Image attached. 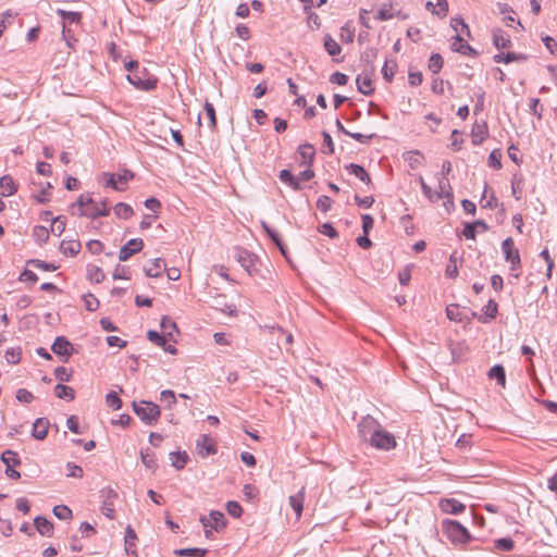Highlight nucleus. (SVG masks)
<instances>
[{
	"instance_id": "1",
	"label": "nucleus",
	"mask_w": 557,
	"mask_h": 557,
	"mask_svg": "<svg viewBox=\"0 0 557 557\" xmlns=\"http://www.w3.org/2000/svg\"><path fill=\"white\" fill-rule=\"evenodd\" d=\"M133 409L146 425H154L161 416L160 407L151 401H133Z\"/></svg>"
},
{
	"instance_id": "2",
	"label": "nucleus",
	"mask_w": 557,
	"mask_h": 557,
	"mask_svg": "<svg viewBox=\"0 0 557 557\" xmlns=\"http://www.w3.org/2000/svg\"><path fill=\"white\" fill-rule=\"evenodd\" d=\"M442 530L444 534L453 542V543H467L470 540V533L468 530L461 525L458 521L445 519L442 522Z\"/></svg>"
},
{
	"instance_id": "3",
	"label": "nucleus",
	"mask_w": 557,
	"mask_h": 557,
	"mask_svg": "<svg viewBox=\"0 0 557 557\" xmlns=\"http://www.w3.org/2000/svg\"><path fill=\"white\" fill-rule=\"evenodd\" d=\"M369 442L373 447L383 450H389L396 446L394 435L382 430L380 426L376 430H373L369 437Z\"/></svg>"
},
{
	"instance_id": "4",
	"label": "nucleus",
	"mask_w": 557,
	"mask_h": 557,
	"mask_svg": "<svg viewBox=\"0 0 557 557\" xmlns=\"http://www.w3.org/2000/svg\"><path fill=\"white\" fill-rule=\"evenodd\" d=\"M502 250L505 256V260L510 263V270L517 271L521 268V259L519 250L515 247L513 239L507 237L502 243Z\"/></svg>"
},
{
	"instance_id": "5",
	"label": "nucleus",
	"mask_w": 557,
	"mask_h": 557,
	"mask_svg": "<svg viewBox=\"0 0 557 557\" xmlns=\"http://www.w3.org/2000/svg\"><path fill=\"white\" fill-rule=\"evenodd\" d=\"M234 258L249 275H252L256 272L258 258L251 252L243 248H235Z\"/></svg>"
},
{
	"instance_id": "6",
	"label": "nucleus",
	"mask_w": 557,
	"mask_h": 557,
	"mask_svg": "<svg viewBox=\"0 0 557 557\" xmlns=\"http://www.w3.org/2000/svg\"><path fill=\"white\" fill-rule=\"evenodd\" d=\"M147 75L146 70L135 71L127 75L128 82L140 90H151L157 85L156 78L145 77Z\"/></svg>"
},
{
	"instance_id": "7",
	"label": "nucleus",
	"mask_w": 557,
	"mask_h": 557,
	"mask_svg": "<svg viewBox=\"0 0 557 557\" xmlns=\"http://www.w3.org/2000/svg\"><path fill=\"white\" fill-rule=\"evenodd\" d=\"M144 247V242L140 238H132L124 246L121 247L119 252L120 261L128 260L133 255L139 252Z\"/></svg>"
},
{
	"instance_id": "8",
	"label": "nucleus",
	"mask_w": 557,
	"mask_h": 557,
	"mask_svg": "<svg viewBox=\"0 0 557 557\" xmlns=\"http://www.w3.org/2000/svg\"><path fill=\"white\" fill-rule=\"evenodd\" d=\"M51 349L55 355L63 357V361H67L73 352V345L65 337L59 336L52 344Z\"/></svg>"
},
{
	"instance_id": "9",
	"label": "nucleus",
	"mask_w": 557,
	"mask_h": 557,
	"mask_svg": "<svg viewBox=\"0 0 557 557\" xmlns=\"http://www.w3.org/2000/svg\"><path fill=\"white\" fill-rule=\"evenodd\" d=\"M107 205H108L107 201H102L99 205L94 200V205H90V207L83 209L79 212V215H84V216H87L90 219H97L99 216H107L110 212Z\"/></svg>"
},
{
	"instance_id": "10",
	"label": "nucleus",
	"mask_w": 557,
	"mask_h": 557,
	"mask_svg": "<svg viewBox=\"0 0 557 557\" xmlns=\"http://www.w3.org/2000/svg\"><path fill=\"white\" fill-rule=\"evenodd\" d=\"M103 175L107 177V186H110L115 190H123V187H121L120 184H126L127 181L134 177L133 172L129 170H125L123 174L117 175V177H115L114 174L109 173H104Z\"/></svg>"
},
{
	"instance_id": "11",
	"label": "nucleus",
	"mask_w": 557,
	"mask_h": 557,
	"mask_svg": "<svg viewBox=\"0 0 557 557\" xmlns=\"http://www.w3.org/2000/svg\"><path fill=\"white\" fill-rule=\"evenodd\" d=\"M438 506L443 512L448 515H458L466 509V506L455 498L441 499Z\"/></svg>"
},
{
	"instance_id": "12",
	"label": "nucleus",
	"mask_w": 557,
	"mask_h": 557,
	"mask_svg": "<svg viewBox=\"0 0 557 557\" xmlns=\"http://www.w3.org/2000/svg\"><path fill=\"white\" fill-rule=\"evenodd\" d=\"M380 425L377 422L371 418L367 417L362 419L361 422L358 424V432L363 441H369V437L371 436V433L373 430H376Z\"/></svg>"
},
{
	"instance_id": "13",
	"label": "nucleus",
	"mask_w": 557,
	"mask_h": 557,
	"mask_svg": "<svg viewBox=\"0 0 557 557\" xmlns=\"http://www.w3.org/2000/svg\"><path fill=\"white\" fill-rule=\"evenodd\" d=\"M451 49L465 55H475L476 51L459 35L453 38Z\"/></svg>"
},
{
	"instance_id": "14",
	"label": "nucleus",
	"mask_w": 557,
	"mask_h": 557,
	"mask_svg": "<svg viewBox=\"0 0 557 557\" xmlns=\"http://www.w3.org/2000/svg\"><path fill=\"white\" fill-rule=\"evenodd\" d=\"M164 270H166V264L162 258H156L149 265L144 268L146 275L149 277H159Z\"/></svg>"
},
{
	"instance_id": "15",
	"label": "nucleus",
	"mask_w": 557,
	"mask_h": 557,
	"mask_svg": "<svg viewBox=\"0 0 557 557\" xmlns=\"http://www.w3.org/2000/svg\"><path fill=\"white\" fill-rule=\"evenodd\" d=\"M487 136V125L483 123H474L471 129L472 144L479 146Z\"/></svg>"
},
{
	"instance_id": "16",
	"label": "nucleus",
	"mask_w": 557,
	"mask_h": 557,
	"mask_svg": "<svg viewBox=\"0 0 557 557\" xmlns=\"http://www.w3.org/2000/svg\"><path fill=\"white\" fill-rule=\"evenodd\" d=\"M356 84L358 90L366 96H369L374 91L373 83L369 74H359L356 78Z\"/></svg>"
},
{
	"instance_id": "17",
	"label": "nucleus",
	"mask_w": 557,
	"mask_h": 557,
	"mask_svg": "<svg viewBox=\"0 0 557 557\" xmlns=\"http://www.w3.org/2000/svg\"><path fill=\"white\" fill-rule=\"evenodd\" d=\"M48 426H49L48 420H46L44 418L36 419V421L33 423V431H32L33 437H35L36 440H39V441L46 438V436L48 434Z\"/></svg>"
},
{
	"instance_id": "18",
	"label": "nucleus",
	"mask_w": 557,
	"mask_h": 557,
	"mask_svg": "<svg viewBox=\"0 0 557 557\" xmlns=\"http://www.w3.org/2000/svg\"><path fill=\"white\" fill-rule=\"evenodd\" d=\"M82 245L78 240H62L60 250L63 255L74 257L81 251Z\"/></svg>"
},
{
	"instance_id": "19",
	"label": "nucleus",
	"mask_w": 557,
	"mask_h": 557,
	"mask_svg": "<svg viewBox=\"0 0 557 557\" xmlns=\"http://www.w3.org/2000/svg\"><path fill=\"white\" fill-rule=\"evenodd\" d=\"M304 500H305V487H302L297 494L289 496V505L294 509V511L298 518L302 513Z\"/></svg>"
},
{
	"instance_id": "20",
	"label": "nucleus",
	"mask_w": 557,
	"mask_h": 557,
	"mask_svg": "<svg viewBox=\"0 0 557 557\" xmlns=\"http://www.w3.org/2000/svg\"><path fill=\"white\" fill-rule=\"evenodd\" d=\"M346 170L355 175L357 178H359L361 182L366 183L367 185L371 184V178L366 169L359 164L350 163L346 166Z\"/></svg>"
},
{
	"instance_id": "21",
	"label": "nucleus",
	"mask_w": 557,
	"mask_h": 557,
	"mask_svg": "<svg viewBox=\"0 0 557 557\" xmlns=\"http://www.w3.org/2000/svg\"><path fill=\"white\" fill-rule=\"evenodd\" d=\"M0 189L2 197L12 196L16 191V185L10 175H3L0 178Z\"/></svg>"
},
{
	"instance_id": "22",
	"label": "nucleus",
	"mask_w": 557,
	"mask_h": 557,
	"mask_svg": "<svg viewBox=\"0 0 557 557\" xmlns=\"http://www.w3.org/2000/svg\"><path fill=\"white\" fill-rule=\"evenodd\" d=\"M37 531L44 536H51L53 532V524L45 517H36L34 520Z\"/></svg>"
},
{
	"instance_id": "23",
	"label": "nucleus",
	"mask_w": 557,
	"mask_h": 557,
	"mask_svg": "<svg viewBox=\"0 0 557 557\" xmlns=\"http://www.w3.org/2000/svg\"><path fill=\"white\" fill-rule=\"evenodd\" d=\"M197 447L199 448V453L205 455H212L216 451L212 438L209 435H201V437L197 441Z\"/></svg>"
},
{
	"instance_id": "24",
	"label": "nucleus",
	"mask_w": 557,
	"mask_h": 557,
	"mask_svg": "<svg viewBox=\"0 0 557 557\" xmlns=\"http://www.w3.org/2000/svg\"><path fill=\"white\" fill-rule=\"evenodd\" d=\"M208 519H210V528L216 532L222 530L226 524L224 513L218 510H212Z\"/></svg>"
},
{
	"instance_id": "25",
	"label": "nucleus",
	"mask_w": 557,
	"mask_h": 557,
	"mask_svg": "<svg viewBox=\"0 0 557 557\" xmlns=\"http://www.w3.org/2000/svg\"><path fill=\"white\" fill-rule=\"evenodd\" d=\"M493 42L497 49H504L510 46L509 36L502 29L493 32Z\"/></svg>"
},
{
	"instance_id": "26",
	"label": "nucleus",
	"mask_w": 557,
	"mask_h": 557,
	"mask_svg": "<svg viewBox=\"0 0 557 557\" xmlns=\"http://www.w3.org/2000/svg\"><path fill=\"white\" fill-rule=\"evenodd\" d=\"M323 44L326 52L332 57L338 55L342 52V47L331 35L324 36Z\"/></svg>"
},
{
	"instance_id": "27",
	"label": "nucleus",
	"mask_w": 557,
	"mask_h": 557,
	"mask_svg": "<svg viewBox=\"0 0 557 557\" xmlns=\"http://www.w3.org/2000/svg\"><path fill=\"white\" fill-rule=\"evenodd\" d=\"M54 393L58 398L73 400L75 398V392L72 387L63 384H57Z\"/></svg>"
},
{
	"instance_id": "28",
	"label": "nucleus",
	"mask_w": 557,
	"mask_h": 557,
	"mask_svg": "<svg viewBox=\"0 0 557 557\" xmlns=\"http://www.w3.org/2000/svg\"><path fill=\"white\" fill-rule=\"evenodd\" d=\"M1 461L5 465V467H17L21 465V459L17 454L13 450H5L1 455Z\"/></svg>"
},
{
	"instance_id": "29",
	"label": "nucleus",
	"mask_w": 557,
	"mask_h": 557,
	"mask_svg": "<svg viewBox=\"0 0 557 557\" xmlns=\"http://www.w3.org/2000/svg\"><path fill=\"white\" fill-rule=\"evenodd\" d=\"M140 458H141V462L145 465V467L147 469L152 470V471H154L157 469V467H158L157 459H156L154 454L151 450H149V449L141 450Z\"/></svg>"
},
{
	"instance_id": "30",
	"label": "nucleus",
	"mask_w": 557,
	"mask_h": 557,
	"mask_svg": "<svg viewBox=\"0 0 557 557\" xmlns=\"http://www.w3.org/2000/svg\"><path fill=\"white\" fill-rule=\"evenodd\" d=\"M280 180L288 184L294 190L301 189L300 183L298 180L290 173L288 170H282L278 175Z\"/></svg>"
},
{
	"instance_id": "31",
	"label": "nucleus",
	"mask_w": 557,
	"mask_h": 557,
	"mask_svg": "<svg viewBox=\"0 0 557 557\" xmlns=\"http://www.w3.org/2000/svg\"><path fill=\"white\" fill-rule=\"evenodd\" d=\"M490 379H495L500 386H505L506 374L505 369L500 364L492 367L488 371Z\"/></svg>"
},
{
	"instance_id": "32",
	"label": "nucleus",
	"mask_w": 557,
	"mask_h": 557,
	"mask_svg": "<svg viewBox=\"0 0 557 557\" xmlns=\"http://www.w3.org/2000/svg\"><path fill=\"white\" fill-rule=\"evenodd\" d=\"M435 198H453L449 183L445 177L438 178V191L435 193Z\"/></svg>"
},
{
	"instance_id": "33",
	"label": "nucleus",
	"mask_w": 557,
	"mask_h": 557,
	"mask_svg": "<svg viewBox=\"0 0 557 557\" xmlns=\"http://www.w3.org/2000/svg\"><path fill=\"white\" fill-rule=\"evenodd\" d=\"M261 224H262V227L264 228V231L267 232V234L271 237V239L278 247L282 255L286 256V249L281 240L278 233L276 231L272 230L265 222H262Z\"/></svg>"
},
{
	"instance_id": "34",
	"label": "nucleus",
	"mask_w": 557,
	"mask_h": 557,
	"mask_svg": "<svg viewBox=\"0 0 557 557\" xmlns=\"http://www.w3.org/2000/svg\"><path fill=\"white\" fill-rule=\"evenodd\" d=\"M57 14L63 18V23L70 22V23L78 24L82 21V13H79V12H72V11H65L63 9H58Z\"/></svg>"
},
{
	"instance_id": "35",
	"label": "nucleus",
	"mask_w": 557,
	"mask_h": 557,
	"mask_svg": "<svg viewBox=\"0 0 557 557\" xmlns=\"http://www.w3.org/2000/svg\"><path fill=\"white\" fill-rule=\"evenodd\" d=\"M314 153V147L310 144H305L299 147V154L301 156L304 163H308L310 165L313 161Z\"/></svg>"
},
{
	"instance_id": "36",
	"label": "nucleus",
	"mask_w": 557,
	"mask_h": 557,
	"mask_svg": "<svg viewBox=\"0 0 557 557\" xmlns=\"http://www.w3.org/2000/svg\"><path fill=\"white\" fill-rule=\"evenodd\" d=\"M170 458L172 461V466L177 470H182L186 466L188 460V456L186 453H171Z\"/></svg>"
},
{
	"instance_id": "37",
	"label": "nucleus",
	"mask_w": 557,
	"mask_h": 557,
	"mask_svg": "<svg viewBox=\"0 0 557 557\" xmlns=\"http://www.w3.org/2000/svg\"><path fill=\"white\" fill-rule=\"evenodd\" d=\"M437 7H440V10H435V5L433 2L429 1L425 4L426 10L431 11L433 14H436L438 16H446L448 12V3L447 0H437Z\"/></svg>"
},
{
	"instance_id": "38",
	"label": "nucleus",
	"mask_w": 557,
	"mask_h": 557,
	"mask_svg": "<svg viewBox=\"0 0 557 557\" xmlns=\"http://www.w3.org/2000/svg\"><path fill=\"white\" fill-rule=\"evenodd\" d=\"M114 213L117 218L127 220L131 218L134 213L133 208L129 205H126L124 202H119L114 207Z\"/></svg>"
},
{
	"instance_id": "39",
	"label": "nucleus",
	"mask_w": 557,
	"mask_h": 557,
	"mask_svg": "<svg viewBox=\"0 0 557 557\" xmlns=\"http://www.w3.org/2000/svg\"><path fill=\"white\" fill-rule=\"evenodd\" d=\"M406 161H408L411 169H418L422 165V162L424 160V157L419 151H409L406 154Z\"/></svg>"
},
{
	"instance_id": "40",
	"label": "nucleus",
	"mask_w": 557,
	"mask_h": 557,
	"mask_svg": "<svg viewBox=\"0 0 557 557\" xmlns=\"http://www.w3.org/2000/svg\"><path fill=\"white\" fill-rule=\"evenodd\" d=\"M175 555L181 557H202L207 554L203 548H182L174 552Z\"/></svg>"
},
{
	"instance_id": "41",
	"label": "nucleus",
	"mask_w": 557,
	"mask_h": 557,
	"mask_svg": "<svg viewBox=\"0 0 557 557\" xmlns=\"http://www.w3.org/2000/svg\"><path fill=\"white\" fill-rule=\"evenodd\" d=\"M355 38V28L349 22L341 27V39L346 44H351Z\"/></svg>"
},
{
	"instance_id": "42",
	"label": "nucleus",
	"mask_w": 557,
	"mask_h": 557,
	"mask_svg": "<svg viewBox=\"0 0 557 557\" xmlns=\"http://www.w3.org/2000/svg\"><path fill=\"white\" fill-rule=\"evenodd\" d=\"M87 272H88V278L95 283H101L106 277L102 269H100L97 265H89L87 269Z\"/></svg>"
},
{
	"instance_id": "43",
	"label": "nucleus",
	"mask_w": 557,
	"mask_h": 557,
	"mask_svg": "<svg viewBox=\"0 0 557 557\" xmlns=\"http://www.w3.org/2000/svg\"><path fill=\"white\" fill-rule=\"evenodd\" d=\"M486 194H487V185H485L483 196L480 200L481 207L490 208V209L496 208L498 206V201H497V198L495 197L494 193H492L488 198H487Z\"/></svg>"
},
{
	"instance_id": "44",
	"label": "nucleus",
	"mask_w": 557,
	"mask_h": 557,
	"mask_svg": "<svg viewBox=\"0 0 557 557\" xmlns=\"http://www.w3.org/2000/svg\"><path fill=\"white\" fill-rule=\"evenodd\" d=\"M444 61L440 53H433L429 60V69L434 74H437L443 67Z\"/></svg>"
},
{
	"instance_id": "45",
	"label": "nucleus",
	"mask_w": 557,
	"mask_h": 557,
	"mask_svg": "<svg viewBox=\"0 0 557 557\" xmlns=\"http://www.w3.org/2000/svg\"><path fill=\"white\" fill-rule=\"evenodd\" d=\"M66 225L65 218L63 216H57L52 220L51 224V233L55 236H61V234L64 232Z\"/></svg>"
},
{
	"instance_id": "46",
	"label": "nucleus",
	"mask_w": 557,
	"mask_h": 557,
	"mask_svg": "<svg viewBox=\"0 0 557 557\" xmlns=\"http://www.w3.org/2000/svg\"><path fill=\"white\" fill-rule=\"evenodd\" d=\"M450 24H451V27L456 30L457 34L465 33L467 36H470L469 26L466 24L463 18H461V17H453Z\"/></svg>"
},
{
	"instance_id": "47",
	"label": "nucleus",
	"mask_w": 557,
	"mask_h": 557,
	"mask_svg": "<svg viewBox=\"0 0 557 557\" xmlns=\"http://www.w3.org/2000/svg\"><path fill=\"white\" fill-rule=\"evenodd\" d=\"M495 548L502 552H511L515 547V543L511 539L503 537L494 542Z\"/></svg>"
},
{
	"instance_id": "48",
	"label": "nucleus",
	"mask_w": 557,
	"mask_h": 557,
	"mask_svg": "<svg viewBox=\"0 0 557 557\" xmlns=\"http://www.w3.org/2000/svg\"><path fill=\"white\" fill-rule=\"evenodd\" d=\"M53 513L61 520H67L72 518V510L65 505L54 506Z\"/></svg>"
},
{
	"instance_id": "49",
	"label": "nucleus",
	"mask_w": 557,
	"mask_h": 557,
	"mask_svg": "<svg viewBox=\"0 0 557 557\" xmlns=\"http://www.w3.org/2000/svg\"><path fill=\"white\" fill-rule=\"evenodd\" d=\"M488 165L496 170L502 168V152L499 149H495L490 153Z\"/></svg>"
},
{
	"instance_id": "50",
	"label": "nucleus",
	"mask_w": 557,
	"mask_h": 557,
	"mask_svg": "<svg viewBox=\"0 0 557 557\" xmlns=\"http://www.w3.org/2000/svg\"><path fill=\"white\" fill-rule=\"evenodd\" d=\"M147 337L150 342H152L159 347H164V345L166 344V336L160 335L157 331H148Z\"/></svg>"
},
{
	"instance_id": "51",
	"label": "nucleus",
	"mask_w": 557,
	"mask_h": 557,
	"mask_svg": "<svg viewBox=\"0 0 557 557\" xmlns=\"http://www.w3.org/2000/svg\"><path fill=\"white\" fill-rule=\"evenodd\" d=\"M27 264H32L36 269L42 270V271H54L57 270V267L53 263H47L42 260L38 259H32L27 261Z\"/></svg>"
},
{
	"instance_id": "52",
	"label": "nucleus",
	"mask_w": 557,
	"mask_h": 557,
	"mask_svg": "<svg viewBox=\"0 0 557 557\" xmlns=\"http://www.w3.org/2000/svg\"><path fill=\"white\" fill-rule=\"evenodd\" d=\"M107 405L114 410H119L122 407V400L116 393L110 392L106 397Z\"/></svg>"
},
{
	"instance_id": "53",
	"label": "nucleus",
	"mask_w": 557,
	"mask_h": 557,
	"mask_svg": "<svg viewBox=\"0 0 557 557\" xmlns=\"http://www.w3.org/2000/svg\"><path fill=\"white\" fill-rule=\"evenodd\" d=\"M83 300L88 311H96L99 307V300L91 294L84 295Z\"/></svg>"
},
{
	"instance_id": "54",
	"label": "nucleus",
	"mask_w": 557,
	"mask_h": 557,
	"mask_svg": "<svg viewBox=\"0 0 557 557\" xmlns=\"http://www.w3.org/2000/svg\"><path fill=\"white\" fill-rule=\"evenodd\" d=\"M205 112L209 120V125L211 128H214L216 126V116H215V110L212 103L206 102L205 103Z\"/></svg>"
},
{
	"instance_id": "55",
	"label": "nucleus",
	"mask_w": 557,
	"mask_h": 557,
	"mask_svg": "<svg viewBox=\"0 0 557 557\" xmlns=\"http://www.w3.org/2000/svg\"><path fill=\"white\" fill-rule=\"evenodd\" d=\"M226 510H227L228 515H231L234 518H239L243 513L242 506L237 502H234V500L227 502Z\"/></svg>"
},
{
	"instance_id": "56",
	"label": "nucleus",
	"mask_w": 557,
	"mask_h": 557,
	"mask_svg": "<svg viewBox=\"0 0 557 557\" xmlns=\"http://www.w3.org/2000/svg\"><path fill=\"white\" fill-rule=\"evenodd\" d=\"M66 469H67L66 475L69 478H77V479L83 478L84 471H83L82 467H79L73 462H67Z\"/></svg>"
},
{
	"instance_id": "57",
	"label": "nucleus",
	"mask_w": 557,
	"mask_h": 557,
	"mask_svg": "<svg viewBox=\"0 0 557 557\" xmlns=\"http://www.w3.org/2000/svg\"><path fill=\"white\" fill-rule=\"evenodd\" d=\"M160 400L165 401L169 408H172L176 403V397L173 391L164 389L160 393Z\"/></svg>"
},
{
	"instance_id": "58",
	"label": "nucleus",
	"mask_w": 557,
	"mask_h": 557,
	"mask_svg": "<svg viewBox=\"0 0 557 557\" xmlns=\"http://www.w3.org/2000/svg\"><path fill=\"white\" fill-rule=\"evenodd\" d=\"M33 234L39 243H45L49 238V231L45 226H35Z\"/></svg>"
},
{
	"instance_id": "59",
	"label": "nucleus",
	"mask_w": 557,
	"mask_h": 557,
	"mask_svg": "<svg viewBox=\"0 0 557 557\" xmlns=\"http://www.w3.org/2000/svg\"><path fill=\"white\" fill-rule=\"evenodd\" d=\"M483 310L487 319H494L497 314L498 306L495 300L490 299Z\"/></svg>"
},
{
	"instance_id": "60",
	"label": "nucleus",
	"mask_w": 557,
	"mask_h": 557,
	"mask_svg": "<svg viewBox=\"0 0 557 557\" xmlns=\"http://www.w3.org/2000/svg\"><path fill=\"white\" fill-rule=\"evenodd\" d=\"M446 315L451 321H461L459 306L454 304L447 306Z\"/></svg>"
},
{
	"instance_id": "61",
	"label": "nucleus",
	"mask_w": 557,
	"mask_h": 557,
	"mask_svg": "<svg viewBox=\"0 0 557 557\" xmlns=\"http://www.w3.org/2000/svg\"><path fill=\"white\" fill-rule=\"evenodd\" d=\"M62 37L70 49L74 48L75 42L77 41L75 37L71 34L70 29L66 28V24L62 23Z\"/></svg>"
},
{
	"instance_id": "62",
	"label": "nucleus",
	"mask_w": 557,
	"mask_h": 557,
	"mask_svg": "<svg viewBox=\"0 0 557 557\" xmlns=\"http://www.w3.org/2000/svg\"><path fill=\"white\" fill-rule=\"evenodd\" d=\"M5 359L9 363L16 364L21 360V350L17 348H10L5 351Z\"/></svg>"
},
{
	"instance_id": "63",
	"label": "nucleus",
	"mask_w": 557,
	"mask_h": 557,
	"mask_svg": "<svg viewBox=\"0 0 557 557\" xmlns=\"http://www.w3.org/2000/svg\"><path fill=\"white\" fill-rule=\"evenodd\" d=\"M317 207L323 212H327L332 207V199L329 196L322 195L317 200Z\"/></svg>"
},
{
	"instance_id": "64",
	"label": "nucleus",
	"mask_w": 557,
	"mask_h": 557,
	"mask_svg": "<svg viewBox=\"0 0 557 557\" xmlns=\"http://www.w3.org/2000/svg\"><path fill=\"white\" fill-rule=\"evenodd\" d=\"M76 205L79 207V210L82 211L83 209L90 207V205H94V199L90 194H82L78 197Z\"/></svg>"
}]
</instances>
